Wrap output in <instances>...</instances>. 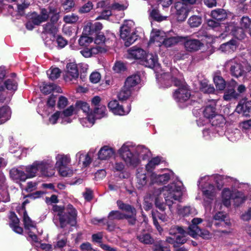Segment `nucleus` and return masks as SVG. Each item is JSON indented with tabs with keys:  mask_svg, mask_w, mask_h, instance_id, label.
<instances>
[{
	"mask_svg": "<svg viewBox=\"0 0 251 251\" xmlns=\"http://www.w3.org/2000/svg\"><path fill=\"white\" fill-rule=\"evenodd\" d=\"M114 154V151L111 148L104 146L101 148L98 153V157L100 160H107Z\"/></svg>",
	"mask_w": 251,
	"mask_h": 251,
	"instance_id": "obj_35",
	"label": "nucleus"
},
{
	"mask_svg": "<svg viewBox=\"0 0 251 251\" xmlns=\"http://www.w3.org/2000/svg\"><path fill=\"white\" fill-rule=\"evenodd\" d=\"M118 152L126 165L133 168L139 165L141 159H147L151 155L150 150L145 146L134 147L127 143L124 144Z\"/></svg>",
	"mask_w": 251,
	"mask_h": 251,
	"instance_id": "obj_2",
	"label": "nucleus"
},
{
	"mask_svg": "<svg viewBox=\"0 0 251 251\" xmlns=\"http://www.w3.org/2000/svg\"><path fill=\"white\" fill-rule=\"evenodd\" d=\"M188 23L191 27H198L201 23V19L199 16H193L189 18Z\"/></svg>",
	"mask_w": 251,
	"mask_h": 251,
	"instance_id": "obj_59",
	"label": "nucleus"
},
{
	"mask_svg": "<svg viewBox=\"0 0 251 251\" xmlns=\"http://www.w3.org/2000/svg\"><path fill=\"white\" fill-rule=\"evenodd\" d=\"M211 17L217 21H221L225 20L227 17L226 11L223 9H217L212 11Z\"/></svg>",
	"mask_w": 251,
	"mask_h": 251,
	"instance_id": "obj_43",
	"label": "nucleus"
},
{
	"mask_svg": "<svg viewBox=\"0 0 251 251\" xmlns=\"http://www.w3.org/2000/svg\"><path fill=\"white\" fill-rule=\"evenodd\" d=\"M201 45V43L197 39H187L184 43L185 48L189 51H194L199 50Z\"/></svg>",
	"mask_w": 251,
	"mask_h": 251,
	"instance_id": "obj_40",
	"label": "nucleus"
},
{
	"mask_svg": "<svg viewBox=\"0 0 251 251\" xmlns=\"http://www.w3.org/2000/svg\"><path fill=\"white\" fill-rule=\"evenodd\" d=\"M141 62L146 67L153 68L158 65V57L156 54L149 53L145 54Z\"/></svg>",
	"mask_w": 251,
	"mask_h": 251,
	"instance_id": "obj_27",
	"label": "nucleus"
},
{
	"mask_svg": "<svg viewBox=\"0 0 251 251\" xmlns=\"http://www.w3.org/2000/svg\"><path fill=\"white\" fill-rule=\"evenodd\" d=\"M45 167H46V164L41 163V161H35L32 165L26 166L25 171L27 178L35 176L38 172H40L42 176H50L53 174V170L45 171Z\"/></svg>",
	"mask_w": 251,
	"mask_h": 251,
	"instance_id": "obj_12",
	"label": "nucleus"
},
{
	"mask_svg": "<svg viewBox=\"0 0 251 251\" xmlns=\"http://www.w3.org/2000/svg\"><path fill=\"white\" fill-rule=\"evenodd\" d=\"M52 210L57 213L59 220L60 226L65 227L67 225L75 226L76 224V211L71 205H68L66 209L54 205Z\"/></svg>",
	"mask_w": 251,
	"mask_h": 251,
	"instance_id": "obj_5",
	"label": "nucleus"
},
{
	"mask_svg": "<svg viewBox=\"0 0 251 251\" xmlns=\"http://www.w3.org/2000/svg\"><path fill=\"white\" fill-rule=\"evenodd\" d=\"M236 85V82L234 80L231 81L228 84L223 97L224 100L229 101L239 97V94L234 90Z\"/></svg>",
	"mask_w": 251,
	"mask_h": 251,
	"instance_id": "obj_25",
	"label": "nucleus"
},
{
	"mask_svg": "<svg viewBox=\"0 0 251 251\" xmlns=\"http://www.w3.org/2000/svg\"><path fill=\"white\" fill-rule=\"evenodd\" d=\"M63 20L66 23L73 24L77 21L78 17L77 15L74 14H72L71 15L65 16L63 18Z\"/></svg>",
	"mask_w": 251,
	"mask_h": 251,
	"instance_id": "obj_63",
	"label": "nucleus"
},
{
	"mask_svg": "<svg viewBox=\"0 0 251 251\" xmlns=\"http://www.w3.org/2000/svg\"><path fill=\"white\" fill-rule=\"evenodd\" d=\"M16 0H0V3L3 5L1 10L4 14H12L14 6L17 8L19 12L28 7L29 2L24 1L22 4H16Z\"/></svg>",
	"mask_w": 251,
	"mask_h": 251,
	"instance_id": "obj_13",
	"label": "nucleus"
},
{
	"mask_svg": "<svg viewBox=\"0 0 251 251\" xmlns=\"http://www.w3.org/2000/svg\"><path fill=\"white\" fill-rule=\"evenodd\" d=\"M147 171L143 168H138L136 170V187L142 189L146 185L148 182L146 172Z\"/></svg>",
	"mask_w": 251,
	"mask_h": 251,
	"instance_id": "obj_23",
	"label": "nucleus"
},
{
	"mask_svg": "<svg viewBox=\"0 0 251 251\" xmlns=\"http://www.w3.org/2000/svg\"><path fill=\"white\" fill-rule=\"evenodd\" d=\"M9 220V225L13 230L17 233L21 234L23 231V228L19 226L20 221L14 212H10Z\"/></svg>",
	"mask_w": 251,
	"mask_h": 251,
	"instance_id": "obj_32",
	"label": "nucleus"
},
{
	"mask_svg": "<svg viewBox=\"0 0 251 251\" xmlns=\"http://www.w3.org/2000/svg\"><path fill=\"white\" fill-rule=\"evenodd\" d=\"M222 27H225L226 32H230L232 35L239 40H242L245 37L244 28L236 27L233 24H230L226 26L225 25Z\"/></svg>",
	"mask_w": 251,
	"mask_h": 251,
	"instance_id": "obj_26",
	"label": "nucleus"
},
{
	"mask_svg": "<svg viewBox=\"0 0 251 251\" xmlns=\"http://www.w3.org/2000/svg\"><path fill=\"white\" fill-rule=\"evenodd\" d=\"M61 111H56L49 117V123L51 125H55L57 123L58 120L61 121Z\"/></svg>",
	"mask_w": 251,
	"mask_h": 251,
	"instance_id": "obj_60",
	"label": "nucleus"
},
{
	"mask_svg": "<svg viewBox=\"0 0 251 251\" xmlns=\"http://www.w3.org/2000/svg\"><path fill=\"white\" fill-rule=\"evenodd\" d=\"M128 6V3L126 0H114L109 7L112 12L114 11H124L127 8Z\"/></svg>",
	"mask_w": 251,
	"mask_h": 251,
	"instance_id": "obj_36",
	"label": "nucleus"
},
{
	"mask_svg": "<svg viewBox=\"0 0 251 251\" xmlns=\"http://www.w3.org/2000/svg\"><path fill=\"white\" fill-rule=\"evenodd\" d=\"M169 234L173 236L174 237H167L166 241L173 245L175 251H187L183 248H177L178 245L183 244L187 240V233L183 229L177 226H173L169 230Z\"/></svg>",
	"mask_w": 251,
	"mask_h": 251,
	"instance_id": "obj_7",
	"label": "nucleus"
},
{
	"mask_svg": "<svg viewBox=\"0 0 251 251\" xmlns=\"http://www.w3.org/2000/svg\"><path fill=\"white\" fill-rule=\"evenodd\" d=\"M22 210L23 211L24 213L23 221L25 228L26 229H30L31 228L35 229V224L28 217L26 211L24 208V206H22Z\"/></svg>",
	"mask_w": 251,
	"mask_h": 251,
	"instance_id": "obj_47",
	"label": "nucleus"
},
{
	"mask_svg": "<svg viewBox=\"0 0 251 251\" xmlns=\"http://www.w3.org/2000/svg\"><path fill=\"white\" fill-rule=\"evenodd\" d=\"M163 195L166 203L169 206L170 212L168 215L159 214L158 217L163 222L168 221L172 217L174 212L173 204L174 201H179L185 191V188L181 181H177L162 187Z\"/></svg>",
	"mask_w": 251,
	"mask_h": 251,
	"instance_id": "obj_4",
	"label": "nucleus"
},
{
	"mask_svg": "<svg viewBox=\"0 0 251 251\" xmlns=\"http://www.w3.org/2000/svg\"><path fill=\"white\" fill-rule=\"evenodd\" d=\"M161 162L160 158L158 157H156L152 158L148 163L146 165V169H145L148 172V175L152 173V171L158 166Z\"/></svg>",
	"mask_w": 251,
	"mask_h": 251,
	"instance_id": "obj_44",
	"label": "nucleus"
},
{
	"mask_svg": "<svg viewBox=\"0 0 251 251\" xmlns=\"http://www.w3.org/2000/svg\"><path fill=\"white\" fill-rule=\"evenodd\" d=\"M49 18V12L47 10L43 9L40 15L36 13H32L29 21L26 23V27L29 30H32L35 25H39L41 23L46 21Z\"/></svg>",
	"mask_w": 251,
	"mask_h": 251,
	"instance_id": "obj_14",
	"label": "nucleus"
},
{
	"mask_svg": "<svg viewBox=\"0 0 251 251\" xmlns=\"http://www.w3.org/2000/svg\"><path fill=\"white\" fill-rule=\"evenodd\" d=\"M75 158L78 164L82 163L83 167L87 166L91 162L89 155L83 151L77 152L75 155Z\"/></svg>",
	"mask_w": 251,
	"mask_h": 251,
	"instance_id": "obj_39",
	"label": "nucleus"
},
{
	"mask_svg": "<svg viewBox=\"0 0 251 251\" xmlns=\"http://www.w3.org/2000/svg\"><path fill=\"white\" fill-rule=\"evenodd\" d=\"M74 114H77V112L75 105H73L61 111V123L64 125L71 123L73 120L71 117Z\"/></svg>",
	"mask_w": 251,
	"mask_h": 251,
	"instance_id": "obj_21",
	"label": "nucleus"
},
{
	"mask_svg": "<svg viewBox=\"0 0 251 251\" xmlns=\"http://www.w3.org/2000/svg\"><path fill=\"white\" fill-rule=\"evenodd\" d=\"M202 222V219L201 218H194L192 220V224L189 226L188 231H185L187 236L189 235L193 238H196L198 236H200L205 239H210L212 236L211 234L207 230H201L197 226Z\"/></svg>",
	"mask_w": 251,
	"mask_h": 251,
	"instance_id": "obj_11",
	"label": "nucleus"
},
{
	"mask_svg": "<svg viewBox=\"0 0 251 251\" xmlns=\"http://www.w3.org/2000/svg\"><path fill=\"white\" fill-rule=\"evenodd\" d=\"M4 86L7 89L14 91L17 90L18 84L16 78H9L4 82Z\"/></svg>",
	"mask_w": 251,
	"mask_h": 251,
	"instance_id": "obj_51",
	"label": "nucleus"
},
{
	"mask_svg": "<svg viewBox=\"0 0 251 251\" xmlns=\"http://www.w3.org/2000/svg\"><path fill=\"white\" fill-rule=\"evenodd\" d=\"M203 113L204 117L206 119V122H205L203 124L202 123L201 119H199L197 120V124L199 126L204 125L206 123H207L213 116L217 114L216 112L215 104H213L212 105H209L206 106L203 111Z\"/></svg>",
	"mask_w": 251,
	"mask_h": 251,
	"instance_id": "obj_30",
	"label": "nucleus"
},
{
	"mask_svg": "<svg viewBox=\"0 0 251 251\" xmlns=\"http://www.w3.org/2000/svg\"><path fill=\"white\" fill-rule=\"evenodd\" d=\"M200 89L204 93H212L215 91L214 87L209 83L207 79H203L201 81Z\"/></svg>",
	"mask_w": 251,
	"mask_h": 251,
	"instance_id": "obj_48",
	"label": "nucleus"
},
{
	"mask_svg": "<svg viewBox=\"0 0 251 251\" xmlns=\"http://www.w3.org/2000/svg\"><path fill=\"white\" fill-rule=\"evenodd\" d=\"M193 210V208L190 206H178L177 208V212L179 215L186 216L191 214Z\"/></svg>",
	"mask_w": 251,
	"mask_h": 251,
	"instance_id": "obj_54",
	"label": "nucleus"
},
{
	"mask_svg": "<svg viewBox=\"0 0 251 251\" xmlns=\"http://www.w3.org/2000/svg\"><path fill=\"white\" fill-rule=\"evenodd\" d=\"M182 75L176 69H172L171 75L167 73H164L156 75V78L159 82L164 83L166 85V81L173 82L175 85L178 88L174 93L173 97L177 102L183 103L193 98L191 92L188 85L181 80ZM170 84L166 85L169 86Z\"/></svg>",
	"mask_w": 251,
	"mask_h": 251,
	"instance_id": "obj_1",
	"label": "nucleus"
},
{
	"mask_svg": "<svg viewBox=\"0 0 251 251\" xmlns=\"http://www.w3.org/2000/svg\"><path fill=\"white\" fill-rule=\"evenodd\" d=\"M140 82V77L139 75H135L128 77L125 82V88L130 90L131 91L133 88Z\"/></svg>",
	"mask_w": 251,
	"mask_h": 251,
	"instance_id": "obj_34",
	"label": "nucleus"
},
{
	"mask_svg": "<svg viewBox=\"0 0 251 251\" xmlns=\"http://www.w3.org/2000/svg\"><path fill=\"white\" fill-rule=\"evenodd\" d=\"M41 92L45 94H49L52 92H61V88L53 83H43L40 86Z\"/></svg>",
	"mask_w": 251,
	"mask_h": 251,
	"instance_id": "obj_38",
	"label": "nucleus"
},
{
	"mask_svg": "<svg viewBox=\"0 0 251 251\" xmlns=\"http://www.w3.org/2000/svg\"><path fill=\"white\" fill-rule=\"evenodd\" d=\"M106 112V108L103 105H100L97 107H95L94 111H93L95 116V120L105 117L107 115Z\"/></svg>",
	"mask_w": 251,
	"mask_h": 251,
	"instance_id": "obj_46",
	"label": "nucleus"
},
{
	"mask_svg": "<svg viewBox=\"0 0 251 251\" xmlns=\"http://www.w3.org/2000/svg\"><path fill=\"white\" fill-rule=\"evenodd\" d=\"M57 169L58 170V171L60 176L63 177L71 176L73 174V170L71 169L68 167V166H66V167H61Z\"/></svg>",
	"mask_w": 251,
	"mask_h": 251,
	"instance_id": "obj_57",
	"label": "nucleus"
},
{
	"mask_svg": "<svg viewBox=\"0 0 251 251\" xmlns=\"http://www.w3.org/2000/svg\"><path fill=\"white\" fill-rule=\"evenodd\" d=\"M175 8L177 21L182 22L185 20L190 10L189 6L184 3L178 2L176 3Z\"/></svg>",
	"mask_w": 251,
	"mask_h": 251,
	"instance_id": "obj_16",
	"label": "nucleus"
},
{
	"mask_svg": "<svg viewBox=\"0 0 251 251\" xmlns=\"http://www.w3.org/2000/svg\"><path fill=\"white\" fill-rule=\"evenodd\" d=\"M208 122L211 123L213 126L223 127L225 123V119L224 117L219 114H215L210 119Z\"/></svg>",
	"mask_w": 251,
	"mask_h": 251,
	"instance_id": "obj_42",
	"label": "nucleus"
},
{
	"mask_svg": "<svg viewBox=\"0 0 251 251\" xmlns=\"http://www.w3.org/2000/svg\"><path fill=\"white\" fill-rule=\"evenodd\" d=\"M126 215H124L118 211H112L108 215V218L110 220L122 219L125 218Z\"/></svg>",
	"mask_w": 251,
	"mask_h": 251,
	"instance_id": "obj_61",
	"label": "nucleus"
},
{
	"mask_svg": "<svg viewBox=\"0 0 251 251\" xmlns=\"http://www.w3.org/2000/svg\"><path fill=\"white\" fill-rule=\"evenodd\" d=\"M78 77V72L76 64L68 63L66 66V70L64 75V79L66 81L75 80Z\"/></svg>",
	"mask_w": 251,
	"mask_h": 251,
	"instance_id": "obj_19",
	"label": "nucleus"
},
{
	"mask_svg": "<svg viewBox=\"0 0 251 251\" xmlns=\"http://www.w3.org/2000/svg\"><path fill=\"white\" fill-rule=\"evenodd\" d=\"M240 25L244 30L248 31L251 28V19L247 16L243 17L240 21Z\"/></svg>",
	"mask_w": 251,
	"mask_h": 251,
	"instance_id": "obj_58",
	"label": "nucleus"
},
{
	"mask_svg": "<svg viewBox=\"0 0 251 251\" xmlns=\"http://www.w3.org/2000/svg\"><path fill=\"white\" fill-rule=\"evenodd\" d=\"M213 80L217 89L223 90L226 87V83L223 78L219 75L215 76Z\"/></svg>",
	"mask_w": 251,
	"mask_h": 251,
	"instance_id": "obj_53",
	"label": "nucleus"
},
{
	"mask_svg": "<svg viewBox=\"0 0 251 251\" xmlns=\"http://www.w3.org/2000/svg\"><path fill=\"white\" fill-rule=\"evenodd\" d=\"M225 66L230 70L231 74L236 77L243 76L247 72L251 71V61L250 62L241 61L237 58L227 61Z\"/></svg>",
	"mask_w": 251,
	"mask_h": 251,
	"instance_id": "obj_6",
	"label": "nucleus"
},
{
	"mask_svg": "<svg viewBox=\"0 0 251 251\" xmlns=\"http://www.w3.org/2000/svg\"><path fill=\"white\" fill-rule=\"evenodd\" d=\"M57 31L58 30L56 26L51 23H48L44 26L43 32L52 35L53 38H54V36L57 32Z\"/></svg>",
	"mask_w": 251,
	"mask_h": 251,
	"instance_id": "obj_50",
	"label": "nucleus"
},
{
	"mask_svg": "<svg viewBox=\"0 0 251 251\" xmlns=\"http://www.w3.org/2000/svg\"><path fill=\"white\" fill-rule=\"evenodd\" d=\"M131 91L127 88H125L124 86L122 89L119 93L118 97L120 100H126L131 95Z\"/></svg>",
	"mask_w": 251,
	"mask_h": 251,
	"instance_id": "obj_56",
	"label": "nucleus"
},
{
	"mask_svg": "<svg viewBox=\"0 0 251 251\" xmlns=\"http://www.w3.org/2000/svg\"><path fill=\"white\" fill-rule=\"evenodd\" d=\"M117 203L120 209L125 210L126 212L130 214V215H126L125 218L129 219V222L131 224H134L135 222V219L134 218V216L136 215L135 209L128 204L123 203L121 201H117Z\"/></svg>",
	"mask_w": 251,
	"mask_h": 251,
	"instance_id": "obj_24",
	"label": "nucleus"
},
{
	"mask_svg": "<svg viewBox=\"0 0 251 251\" xmlns=\"http://www.w3.org/2000/svg\"><path fill=\"white\" fill-rule=\"evenodd\" d=\"M213 222L216 227H229L231 223L227 219V215L223 212H218L213 216Z\"/></svg>",
	"mask_w": 251,
	"mask_h": 251,
	"instance_id": "obj_15",
	"label": "nucleus"
},
{
	"mask_svg": "<svg viewBox=\"0 0 251 251\" xmlns=\"http://www.w3.org/2000/svg\"><path fill=\"white\" fill-rule=\"evenodd\" d=\"M146 54V52L143 49L133 47L127 51V58L134 59L142 60Z\"/></svg>",
	"mask_w": 251,
	"mask_h": 251,
	"instance_id": "obj_29",
	"label": "nucleus"
},
{
	"mask_svg": "<svg viewBox=\"0 0 251 251\" xmlns=\"http://www.w3.org/2000/svg\"><path fill=\"white\" fill-rule=\"evenodd\" d=\"M93 40L91 37L87 36H82L79 39V44L82 46H86L91 43Z\"/></svg>",
	"mask_w": 251,
	"mask_h": 251,
	"instance_id": "obj_64",
	"label": "nucleus"
},
{
	"mask_svg": "<svg viewBox=\"0 0 251 251\" xmlns=\"http://www.w3.org/2000/svg\"><path fill=\"white\" fill-rule=\"evenodd\" d=\"M77 114L79 110H82L84 116L80 118V122L84 127H91L95 123V116L92 110H90L89 104L86 102L77 101L75 104Z\"/></svg>",
	"mask_w": 251,
	"mask_h": 251,
	"instance_id": "obj_9",
	"label": "nucleus"
},
{
	"mask_svg": "<svg viewBox=\"0 0 251 251\" xmlns=\"http://www.w3.org/2000/svg\"><path fill=\"white\" fill-rule=\"evenodd\" d=\"M224 176H204L199 180L198 186L202 193L203 205L208 206L216 198L218 191L220 190L224 185Z\"/></svg>",
	"mask_w": 251,
	"mask_h": 251,
	"instance_id": "obj_3",
	"label": "nucleus"
},
{
	"mask_svg": "<svg viewBox=\"0 0 251 251\" xmlns=\"http://www.w3.org/2000/svg\"><path fill=\"white\" fill-rule=\"evenodd\" d=\"M240 219L245 222L249 221L251 219V206L242 212Z\"/></svg>",
	"mask_w": 251,
	"mask_h": 251,
	"instance_id": "obj_62",
	"label": "nucleus"
},
{
	"mask_svg": "<svg viewBox=\"0 0 251 251\" xmlns=\"http://www.w3.org/2000/svg\"><path fill=\"white\" fill-rule=\"evenodd\" d=\"M181 37L179 36L168 37L165 34V36L164 38V41H162V46H164L166 47H169L173 46L177 43L180 42Z\"/></svg>",
	"mask_w": 251,
	"mask_h": 251,
	"instance_id": "obj_49",
	"label": "nucleus"
},
{
	"mask_svg": "<svg viewBox=\"0 0 251 251\" xmlns=\"http://www.w3.org/2000/svg\"><path fill=\"white\" fill-rule=\"evenodd\" d=\"M108 108L115 114L118 115H125L127 114L130 111V107L128 106L126 109L120 105L116 100L110 101L108 105Z\"/></svg>",
	"mask_w": 251,
	"mask_h": 251,
	"instance_id": "obj_22",
	"label": "nucleus"
},
{
	"mask_svg": "<svg viewBox=\"0 0 251 251\" xmlns=\"http://www.w3.org/2000/svg\"><path fill=\"white\" fill-rule=\"evenodd\" d=\"M60 71L57 68H50L47 73L50 79L54 80L58 78L60 75Z\"/></svg>",
	"mask_w": 251,
	"mask_h": 251,
	"instance_id": "obj_55",
	"label": "nucleus"
},
{
	"mask_svg": "<svg viewBox=\"0 0 251 251\" xmlns=\"http://www.w3.org/2000/svg\"><path fill=\"white\" fill-rule=\"evenodd\" d=\"M163 194L162 188L154 189L151 194L148 195L144 199L143 206L146 210L150 209L152 206L151 202L150 201V199H154L155 204L156 207L161 211H164L165 209V204L163 201H161L160 196Z\"/></svg>",
	"mask_w": 251,
	"mask_h": 251,
	"instance_id": "obj_10",
	"label": "nucleus"
},
{
	"mask_svg": "<svg viewBox=\"0 0 251 251\" xmlns=\"http://www.w3.org/2000/svg\"><path fill=\"white\" fill-rule=\"evenodd\" d=\"M137 238L141 242L145 244H151L152 239L148 232L144 231L137 236Z\"/></svg>",
	"mask_w": 251,
	"mask_h": 251,
	"instance_id": "obj_52",
	"label": "nucleus"
},
{
	"mask_svg": "<svg viewBox=\"0 0 251 251\" xmlns=\"http://www.w3.org/2000/svg\"><path fill=\"white\" fill-rule=\"evenodd\" d=\"M120 37L125 41V44L126 47L130 46L137 39L138 35L133 21H125L120 28Z\"/></svg>",
	"mask_w": 251,
	"mask_h": 251,
	"instance_id": "obj_8",
	"label": "nucleus"
},
{
	"mask_svg": "<svg viewBox=\"0 0 251 251\" xmlns=\"http://www.w3.org/2000/svg\"><path fill=\"white\" fill-rule=\"evenodd\" d=\"M11 112L10 108L7 106H2L0 108V122L4 123L9 120L11 116Z\"/></svg>",
	"mask_w": 251,
	"mask_h": 251,
	"instance_id": "obj_45",
	"label": "nucleus"
},
{
	"mask_svg": "<svg viewBox=\"0 0 251 251\" xmlns=\"http://www.w3.org/2000/svg\"><path fill=\"white\" fill-rule=\"evenodd\" d=\"M165 33L159 29H153L151 33L149 45L155 44L160 47L162 45V41L165 36Z\"/></svg>",
	"mask_w": 251,
	"mask_h": 251,
	"instance_id": "obj_18",
	"label": "nucleus"
},
{
	"mask_svg": "<svg viewBox=\"0 0 251 251\" xmlns=\"http://www.w3.org/2000/svg\"><path fill=\"white\" fill-rule=\"evenodd\" d=\"M238 43L235 40H231L229 42L221 45L219 50L223 52H231L236 50Z\"/></svg>",
	"mask_w": 251,
	"mask_h": 251,
	"instance_id": "obj_37",
	"label": "nucleus"
},
{
	"mask_svg": "<svg viewBox=\"0 0 251 251\" xmlns=\"http://www.w3.org/2000/svg\"><path fill=\"white\" fill-rule=\"evenodd\" d=\"M10 175L11 178L14 180H20L25 181L27 179V176L25 173L21 170L13 168L10 171Z\"/></svg>",
	"mask_w": 251,
	"mask_h": 251,
	"instance_id": "obj_41",
	"label": "nucleus"
},
{
	"mask_svg": "<svg viewBox=\"0 0 251 251\" xmlns=\"http://www.w3.org/2000/svg\"><path fill=\"white\" fill-rule=\"evenodd\" d=\"M151 5V8L149 10L150 16L154 20L161 22L165 20L167 18L166 16H163L160 14L158 10V4H153L151 2H149Z\"/></svg>",
	"mask_w": 251,
	"mask_h": 251,
	"instance_id": "obj_33",
	"label": "nucleus"
},
{
	"mask_svg": "<svg viewBox=\"0 0 251 251\" xmlns=\"http://www.w3.org/2000/svg\"><path fill=\"white\" fill-rule=\"evenodd\" d=\"M173 176V173L169 172L162 175H157L152 173L150 175V179L151 184L157 183L163 184L166 183Z\"/></svg>",
	"mask_w": 251,
	"mask_h": 251,
	"instance_id": "obj_17",
	"label": "nucleus"
},
{
	"mask_svg": "<svg viewBox=\"0 0 251 251\" xmlns=\"http://www.w3.org/2000/svg\"><path fill=\"white\" fill-rule=\"evenodd\" d=\"M105 48L96 46L91 48H85L80 51V53L85 58L93 57L100 53L106 52Z\"/></svg>",
	"mask_w": 251,
	"mask_h": 251,
	"instance_id": "obj_20",
	"label": "nucleus"
},
{
	"mask_svg": "<svg viewBox=\"0 0 251 251\" xmlns=\"http://www.w3.org/2000/svg\"><path fill=\"white\" fill-rule=\"evenodd\" d=\"M239 113H242L245 116L251 115V100L247 101L246 100H241L236 109Z\"/></svg>",
	"mask_w": 251,
	"mask_h": 251,
	"instance_id": "obj_28",
	"label": "nucleus"
},
{
	"mask_svg": "<svg viewBox=\"0 0 251 251\" xmlns=\"http://www.w3.org/2000/svg\"><path fill=\"white\" fill-rule=\"evenodd\" d=\"M55 167L57 169L68 166L71 162V158L69 155L58 154L55 156Z\"/></svg>",
	"mask_w": 251,
	"mask_h": 251,
	"instance_id": "obj_31",
	"label": "nucleus"
}]
</instances>
